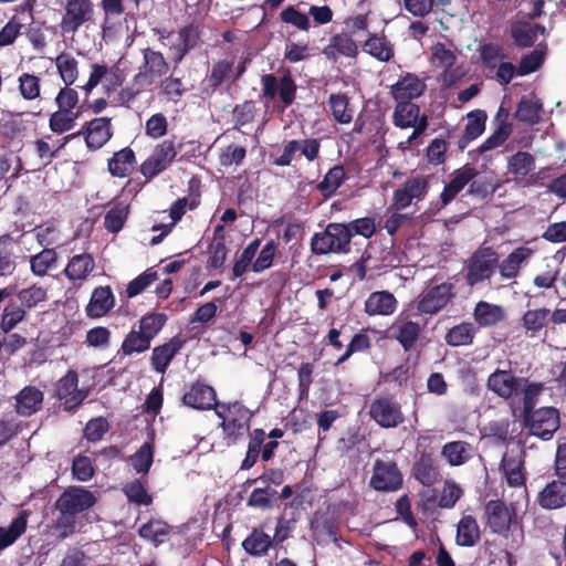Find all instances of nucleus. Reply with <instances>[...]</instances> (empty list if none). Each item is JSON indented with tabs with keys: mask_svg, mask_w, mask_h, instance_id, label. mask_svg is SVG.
Returning <instances> with one entry per match:
<instances>
[{
	"mask_svg": "<svg viewBox=\"0 0 566 566\" xmlns=\"http://www.w3.org/2000/svg\"><path fill=\"white\" fill-rule=\"evenodd\" d=\"M499 255L492 247H480L467 260L464 279L468 285L473 286L490 280L497 268Z\"/></svg>",
	"mask_w": 566,
	"mask_h": 566,
	"instance_id": "1",
	"label": "nucleus"
},
{
	"mask_svg": "<svg viewBox=\"0 0 566 566\" xmlns=\"http://www.w3.org/2000/svg\"><path fill=\"white\" fill-rule=\"evenodd\" d=\"M350 239V228L342 223H329L325 231L312 238L311 248L315 254L347 252Z\"/></svg>",
	"mask_w": 566,
	"mask_h": 566,
	"instance_id": "2",
	"label": "nucleus"
},
{
	"mask_svg": "<svg viewBox=\"0 0 566 566\" xmlns=\"http://www.w3.org/2000/svg\"><path fill=\"white\" fill-rule=\"evenodd\" d=\"M522 419L528 433L542 440H549L560 426L559 410L555 407H539Z\"/></svg>",
	"mask_w": 566,
	"mask_h": 566,
	"instance_id": "3",
	"label": "nucleus"
},
{
	"mask_svg": "<svg viewBox=\"0 0 566 566\" xmlns=\"http://www.w3.org/2000/svg\"><path fill=\"white\" fill-rule=\"evenodd\" d=\"M484 522L490 531L507 537L511 526L517 523V513L513 504L507 505L502 500H490L484 505Z\"/></svg>",
	"mask_w": 566,
	"mask_h": 566,
	"instance_id": "4",
	"label": "nucleus"
},
{
	"mask_svg": "<svg viewBox=\"0 0 566 566\" xmlns=\"http://www.w3.org/2000/svg\"><path fill=\"white\" fill-rule=\"evenodd\" d=\"M403 475L392 459H377L373 465L369 486L378 492H396L402 488Z\"/></svg>",
	"mask_w": 566,
	"mask_h": 566,
	"instance_id": "5",
	"label": "nucleus"
},
{
	"mask_svg": "<svg viewBox=\"0 0 566 566\" xmlns=\"http://www.w3.org/2000/svg\"><path fill=\"white\" fill-rule=\"evenodd\" d=\"M181 149L175 138L165 139L155 146L151 155L142 164L140 171L146 178H154L174 161Z\"/></svg>",
	"mask_w": 566,
	"mask_h": 566,
	"instance_id": "6",
	"label": "nucleus"
},
{
	"mask_svg": "<svg viewBox=\"0 0 566 566\" xmlns=\"http://www.w3.org/2000/svg\"><path fill=\"white\" fill-rule=\"evenodd\" d=\"M217 416L222 419L220 427L224 432L226 439L234 443L240 437L249 431L252 412L239 402L228 407V416L217 410Z\"/></svg>",
	"mask_w": 566,
	"mask_h": 566,
	"instance_id": "7",
	"label": "nucleus"
},
{
	"mask_svg": "<svg viewBox=\"0 0 566 566\" xmlns=\"http://www.w3.org/2000/svg\"><path fill=\"white\" fill-rule=\"evenodd\" d=\"M56 1L64 8L60 23L63 33H75L83 24L93 18L94 6L91 0Z\"/></svg>",
	"mask_w": 566,
	"mask_h": 566,
	"instance_id": "8",
	"label": "nucleus"
},
{
	"mask_svg": "<svg viewBox=\"0 0 566 566\" xmlns=\"http://www.w3.org/2000/svg\"><path fill=\"white\" fill-rule=\"evenodd\" d=\"M97 502L94 493L84 486H69L55 501L54 507L70 512L77 517Z\"/></svg>",
	"mask_w": 566,
	"mask_h": 566,
	"instance_id": "9",
	"label": "nucleus"
},
{
	"mask_svg": "<svg viewBox=\"0 0 566 566\" xmlns=\"http://www.w3.org/2000/svg\"><path fill=\"white\" fill-rule=\"evenodd\" d=\"M169 70L164 55L160 52L151 49L143 50V63L138 67V73L135 75L134 81L139 87L149 86L157 81V78L165 75Z\"/></svg>",
	"mask_w": 566,
	"mask_h": 566,
	"instance_id": "10",
	"label": "nucleus"
},
{
	"mask_svg": "<svg viewBox=\"0 0 566 566\" xmlns=\"http://www.w3.org/2000/svg\"><path fill=\"white\" fill-rule=\"evenodd\" d=\"M370 418L381 428H397L405 421L400 405L390 397L375 399L369 407Z\"/></svg>",
	"mask_w": 566,
	"mask_h": 566,
	"instance_id": "11",
	"label": "nucleus"
},
{
	"mask_svg": "<svg viewBox=\"0 0 566 566\" xmlns=\"http://www.w3.org/2000/svg\"><path fill=\"white\" fill-rule=\"evenodd\" d=\"M394 123L400 128L412 127L413 132L406 144H411L427 128V117L419 115V107L412 103H397L394 112Z\"/></svg>",
	"mask_w": 566,
	"mask_h": 566,
	"instance_id": "12",
	"label": "nucleus"
},
{
	"mask_svg": "<svg viewBox=\"0 0 566 566\" xmlns=\"http://www.w3.org/2000/svg\"><path fill=\"white\" fill-rule=\"evenodd\" d=\"M428 177L416 176L407 179L402 187L394 192L391 208L398 211L410 206L413 200H422L428 192Z\"/></svg>",
	"mask_w": 566,
	"mask_h": 566,
	"instance_id": "13",
	"label": "nucleus"
},
{
	"mask_svg": "<svg viewBox=\"0 0 566 566\" xmlns=\"http://www.w3.org/2000/svg\"><path fill=\"white\" fill-rule=\"evenodd\" d=\"M78 377L74 370L67 371L56 384L55 396L64 400V410H75L85 399L86 395L77 389Z\"/></svg>",
	"mask_w": 566,
	"mask_h": 566,
	"instance_id": "14",
	"label": "nucleus"
},
{
	"mask_svg": "<svg viewBox=\"0 0 566 566\" xmlns=\"http://www.w3.org/2000/svg\"><path fill=\"white\" fill-rule=\"evenodd\" d=\"M412 476L423 486H432L441 479L440 467L432 452L422 451L412 464Z\"/></svg>",
	"mask_w": 566,
	"mask_h": 566,
	"instance_id": "15",
	"label": "nucleus"
},
{
	"mask_svg": "<svg viewBox=\"0 0 566 566\" xmlns=\"http://www.w3.org/2000/svg\"><path fill=\"white\" fill-rule=\"evenodd\" d=\"M452 285L442 283L421 294L418 310L426 314H434L443 308L452 297Z\"/></svg>",
	"mask_w": 566,
	"mask_h": 566,
	"instance_id": "16",
	"label": "nucleus"
},
{
	"mask_svg": "<svg viewBox=\"0 0 566 566\" xmlns=\"http://www.w3.org/2000/svg\"><path fill=\"white\" fill-rule=\"evenodd\" d=\"M83 134L88 148L98 149L112 137L111 119L98 117L88 122L85 128L77 135Z\"/></svg>",
	"mask_w": 566,
	"mask_h": 566,
	"instance_id": "17",
	"label": "nucleus"
},
{
	"mask_svg": "<svg viewBox=\"0 0 566 566\" xmlns=\"http://www.w3.org/2000/svg\"><path fill=\"white\" fill-rule=\"evenodd\" d=\"M182 402L198 410H209L216 405V391L212 387L196 382L182 396Z\"/></svg>",
	"mask_w": 566,
	"mask_h": 566,
	"instance_id": "18",
	"label": "nucleus"
},
{
	"mask_svg": "<svg viewBox=\"0 0 566 566\" xmlns=\"http://www.w3.org/2000/svg\"><path fill=\"white\" fill-rule=\"evenodd\" d=\"M522 379L516 378L511 371L495 370L488 379L489 388L497 396L509 399L517 395Z\"/></svg>",
	"mask_w": 566,
	"mask_h": 566,
	"instance_id": "19",
	"label": "nucleus"
},
{
	"mask_svg": "<svg viewBox=\"0 0 566 566\" xmlns=\"http://www.w3.org/2000/svg\"><path fill=\"white\" fill-rule=\"evenodd\" d=\"M424 90V84L416 75L407 74L390 87V94L397 103H411Z\"/></svg>",
	"mask_w": 566,
	"mask_h": 566,
	"instance_id": "20",
	"label": "nucleus"
},
{
	"mask_svg": "<svg viewBox=\"0 0 566 566\" xmlns=\"http://www.w3.org/2000/svg\"><path fill=\"white\" fill-rule=\"evenodd\" d=\"M115 305V296L109 286H98L92 292L86 315L91 318H99L106 315Z\"/></svg>",
	"mask_w": 566,
	"mask_h": 566,
	"instance_id": "21",
	"label": "nucleus"
},
{
	"mask_svg": "<svg viewBox=\"0 0 566 566\" xmlns=\"http://www.w3.org/2000/svg\"><path fill=\"white\" fill-rule=\"evenodd\" d=\"M566 484L554 480L537 494L536 502L544 510H557L566 506Z\"/></svg>",
	"mask_w": 566,
	"mask_h": 566,
	"instance_id": "22",
	"label": "nucleus"
},
{
	"mask_svg": "<svg viewBox=\"0 0 566 566\" xmlns=\"http://www.w3.org/2000/svg\"><path fill=\"white\" fill-rule=\"evenodd\" d=\"M397 308V300L388 291L373 292L365 301V312L369 316H388Z\"/></svg>",
	"mask_w": 566,
	"mask_h": 566,
	"instance_id": "23",
	"label": "nucleus"
},
{
	"mask_svg": "<svg viewBox=\"0 0 566 566\" xmlns=\"http://www.w3.org/2000/svg\"><path fill=\"white\" fill-rule=\"evenodd\" d=\"M42 402L43 392L34 386H27L15 397V411L29 417L41 409Z\"/></svg>",
	"mask_w": 566,
	"mask_h": 566,
	"instance_id": "24",
	"label": "nucleus"
},
{
	"mask_svg": "<svg viewBox=\"0 0 566 566\" xmlns=\"http://www.w3.org/2000/svg\"><path fill=\"white\" fill-rule=\"evenodd\" d=\"M481 539V530L473 515H463L457 524L455 543L462 547H473Z\"/></svg>",
	"mask_w": 566,
	"mask_h": 566,
	"instance_id": "25",
	"label": "nucleus"
},
{
	"mask_svg": "<svg viewBox=\"0 0 566 566\" xmlns=\"http://www.w3.org/2000/svg\"><path fill=\"white\" fill-rule=\"evenodd\" d=\"M274 545L273 537L266 534L262 527H253L251 533L242 542L244 552L254 557L265 556L269 549Z\"/></svg>",
	"mask_w": 566,
	"mask_h": 566,
	"instance_id": "26",
	"label": "nucleus"
},
{
	"mask_svg": "<svg viewBox=\"0 0 566 566\" xmlns=\"http://www.w3.org/2000/svg\"><path fill=\"white\" fill-rule=\"evenodd\" d=\"M533 253L534 251L527 247L513 250L500 264L497 263L501 276L506 280L514 279L522 264L526 263Z\"/></svg>",
	"mask_w": 566,
	"mask_h": 566,
	"instance_id": "27",
	"label": "nucleus"
},
{
	"mask_svg": "<svg viewBox=\"0 0 566 566\" xmlns=\"http://www.w3.org/2000/svg\"><path fill=\"white\" fill-rule=\"evenodd\" d=\"M95 261L88 253L72 256L64 270L65 276L71 282L84 281L94 271Z\"/></svg>",
	"mask_w": 566,
	"mask_h": 566,
	"instance_id": "28",
	"label": "nucleus"
},
{
	"mask_svg": "<svg viewBox=\"0 0 566 566\" xmlns=\"http://www.w3.org/2000/svg\"><path fill=\"white\" fill-rule=\"evenodd\" d=\"M441 457L451 467H460L473 457V447L467 441H450L442 447Z\"/></svg>",
	"mask_w": 566,
	"mask_h": 566,
	"instance_id": "29",
	"label": "nucleus"
},
{
	"mask_svg": "<svg viewBox=\"0 0 566 566\" xmlns=\"http://www.w3.org/2000/svg\"><path fill=\"white\" fill-rule=\"evenodd\" d=\"M476 175V171L464 166L452 174L451 181L444 187L441 193L443 205L449 203Z\"/></svg>",
	"mask_w": 566,
	"mask_h": 566,
	"instance_id": "30",
	"label": "nucleus"
},
{
	"mask_svg": "<svg viewBox=\"0 0 566 566\" xmlns=\"http://www.w3.org/2000/svg\"><path fill=\"white\" fill-rule=\"evenodd\" d=\"M155 434L150 432L142 447L129 457V461L137 473L147 474L154 462Z\"/></svg>",
	"mask_w": 566,
	"mask_h": 566,
	"instance_id": "31",
	"label": "nucleus"
},
{
	"mask_svg": "<svg viewBox=\"0 0 566 566\" xmlns=\"http://www.w3.org/2000/svg\"><path fill=\"white\" fill-rule=\"evenodd\" d=\"M171 531L172 526L165 521L153 518L139 527L138 535L157 547L167 539Z\"/></svg>",
	"mask_w": 566,
	"mask_h": 566,
	"instance_id": "32",
	"label": "nucleus"
},
{
	"mask_svg": "<svg viewBox=\"0 0 566 566\" xmlns=\"http://www.w3.org/2000/svg\"><path fill=\"white\" fill-rule=\"evenodd\" d=\"M363 51L380 62H388L395 54L394 45L382 35L373 34L363 44Z\"/></svg>",
	"mask_w": 566,
	"mask_h": 566,
	"instance_id": "33",
	"label": "nucleus"
},
{
	"mask_svg": "<svg viewBox=\"0 0 566 566\" xmlns=\"http://www.w3.org/2000/svg\"><path fill=\"white\" fill-rule=\"evenodd\" d=\"M28 512L21 511L6 528L0 526V549L11 546L27 530Z\"/></svg>",
	"mask_w": 566,
	"mask_h": 566,
	"instance_id": "34",
	"label": "nucleus"
},
{
	"mask_svg": "<svg viewBox=\"0 0 566 566\" xmlns=\"http://www.w3.org/2000/svg\"><path fill=\"white\" fill-rule=\"evenodd\" d=\"M544 27L530 22H515L511 29L515 43L523 48L532 46L537 40L538 34H544Z\"/></svg>",
	"mask_w": 566,
	"mask_h": 566,
	"instance_id": "35",
	"label": "nucleus"
},
{
	"mask_svg": "<svg viewBox=\"0 0 566 566\" xmlns=\"http://www.w3.org/2000/svg\"><path fill=\"white\" fill-rule=\"evenodd\" d=\"M135 164V154L130 148H123L116 151L108 160V170L112 176L124 178L128 176Z\"/></svg>",
	"mask_w": 566,
	"mask_h": 566,
	"instance_id": "36",
	"label": "nucleus"
},
{
	"mask_svg": "<svg viewBox=\"0 0 566 566\" xmlns=\"http://www.w3.org/2000/svg\"><path fill=\"white\" fill-rule=\"evenodd\" d=\"M473 315L481 326H492L505 318V312L502 306L484 301L475 305Z\"/></svg>",
	"mask_w": 566,
	"mask_h": 566,
	"instance_id": "37",
	"label": "nucleus"
},
{
	"mask_svg": "<svg viewBox=\"0 0 566 566\" xmlns=\"http://www.w3.org/2000/svg\"><path fill=\"white\" fill-rule=\"evenodd\" d=\"M535 169V158L526 151H517L509 158L507 171L514 176L515 180L524 179Z\"/></svg>",
	"mask_w": 566,
	"mask_h": 566,
	"instance_id": "38",
	"label": "nucleus"
},
{
	"mask_svg": "<svg viewBox=\"0 0 566 566\" xmlns=\"http://www.w3.org/2000/svg\"><path fill=\"white\" fill-rule=\"evenodd\" d=\"M502 468L506 478V482L511 488H521L525 485L526 476L524 471V462L515 457L502 460Z\"/></svg>",
	"mask_w": 566,
	"mask_h": 566,
	"instance_id": "39",
	"label": "nucleus"
},
{
	"mask_svg": "<svg viewBox=\"0 0 566 566\" xmlns=\"http://www.w3.org/2000/svg\"><path fill=\"white\" fill-rule=\"evenodd\" d=\"M486 114L483 111H475L468 114V123L461 139V148L468 143L481 136L485 129Z\"/></svg>",
	"mask_w": 566,
	"mask_h": 566,
	"instance_id": "40",
	"label": "nucleus"
},
{
	"mask_svg": "<svg viewBox=\"0 0 566 566\" xmlns=\"http://www.w3.org/2000/svg\"><path fill=\"white\" fill-rule=\"evenodd\" d=\"M57 72L66 86H71L78 76L77 60L70 53H61L55 59Z\"/></svg>",
	"mask_w": 566,
	"mask_h": 566,
	"instance_id": "41",
	"label": "nucleus"
},
{
	"mask_svg": "<svg viewBox=\"0 0 566 566\" xmlns=\"http://www.w3.org/2000/svg\"><path fill=\"white\" fill-rule=\"evenodd\" d=\"M57 262V253L54 249H43L38 254L31 256L30 269L36 276H44L55 266Z\"/></svg>",
	"mask_w": 566,
	"mask_h": 566,
	"instance_id": "42",
	"label": "nucleus"
},
{
	"mask_svg": "<svg viewBox=\"0 0 566 566\" xmlns=\"http://www.w3.org/2000/svg\"><path fill=\"white\" fill-rule=\"evenodd\" d=\"M55 510L59 512V516L51 527L59 539H65L76 532L77 517L65 510Z\"/></svg>",
	"mask_w": 566,
	"mask_h": 566,
	"instance_id": "43",
	"label": "nucleus"
},
{
	"mask_svg": "<svg viewBox=\"0 0 566 566\" xmlns=\"http://www.w3.org/2000/svg\"><path fill=\"white\" fill-rule=\"evenodd\" d=\"M128 205L125 202L114 203L104 217L105 228L113 233L122 230L128 217Z\"/></svg>",
	"mask_w": 566,
	"mask_h": 566,
	"instance_id": "44",
	"label": "nucleus"
},
{
	"mask_svg": "<svg viewBox=\"0 0 566 566\" xmlns=\"http://www.w3.org/2000/svg\"><path fill=\"white\" fill-rule=\"evenodd\" d=\"M78 118V112L56 109L49 119V127L53 133L62 134L73 129Z\"/></svg>",
	"mask_w": 566,
	"mask_h": 566,
	"instance_id": "45",
	"label": "nucleus"
},
{
	"mask_svg": "<svg viewBox=\"0 0 566 566\" xmlns=\"http://www.w3.org/2000/svg\"><path fill=\"white\" fill-rule=\"evenodd\" d=\"M20 306L23 308H32L48 298V291L41 285L33 284L29 287L22 289L17 293Z\"/></svg>",
	"mask_w": 566,
	"mask_h": 566,
	"instance_id": "46",
	"label": "nucleus"
},
{
	"mask_svg": "<svg viewBox=\"0 0 566 566\" xmlns=\"http://www.w3.org/2000/svg\"><path fill=\"white\" fill-rule=\"evenodd\" d=\"M277 492L271 486L254 489L247 500V505L252 509L269 510L274 505Z\"/></svg>",
	"mask_w": 566,
	"mask_h": 566,
	"instance_id": "47",
	"label": "nucleus"
},
{
	"mask_svg": "<svg viewBox=\"0 0 566 566\" xmlns=\"http://www.w3.org/2000/svg\"><path fill=\"white\" fill-rule=\"evenodd\" d=\"M196 38L197 33L192 27H185L180 30L176 42L172 43L175 62L178 63L182 60L187 51L195 45Z\"/></svg>",
	"mask_w": 566,
	"mask_h": 566,
	"instance_id": "48",
	"label": "nucleus"
},
{
	"mask_svg": "<svg viewBox=\"0 0 566 566\" xmlns=\"http://www.w3.org/2000/svg\"><path fill=\"white\" fill-rule=\"evenodd\" d=\"M542 104L537 98L522 99L517 106L515 116L524 123L535 124L541 118Z\"/></svg>",
	"mask_w": 566,
	"mask_h": 566,
	"instance_id": "49",
	"label": "nucleus"
},
{
	"mask_svg": "<svg viewBox=\"0 0 566 566\" xmlns=\"http://www.w3.org/2000/svg\"><path fill=\"white\" fill-rule=\"evenodd\" d=\"M475 329L470 323H462L452 327L447 336L446 340L451 346H464L472 343Z\"/></svg>",
	"mask_w": 566,
	"mask_h": 566,
	"instance_id": "50",
	"label": "nucleus"
},
{
	"mask_svg": "<svg viewBox=\"0 0 566 566\" xmlns=\"http://www.w3.org/2000/svg\"><path fill=\"white\" fill-rule=\"evenodd\" d=\"M150 338L139 329L133 328L122 344L124 354L142 353L149 348Z\"/></svg>",
	"mask_w": 566,
	"mask_h": 566,
	"instance_id": "51",
	"label": "nucleus"
},
{
	"mask_svg": "<svg viewBox=\"0 0 566 566\" xmlns=\"http://www.w3.org/2000/svg\"><path fill=\"white\" fill-rule=\"evenodd\" d=\"M123 492L127 496L128 501L137 505H149L153 502L151 495L147 493V490L143 482L135 479L126 483L123 488Z\"/></svg>",
	"mask_w": 566,
	"mask_h": 566,
	"instance_id": "52",
	"label": "nucleus"
},
{
	"mask_svg": "<svg viewBox=\"0 0 566 566\" xmlns=\"http://www.w3.org/2000/svg\"><path fill=\"white\" fill-rule=\"evenodd\" d=\"M259 247L260 240L255 239L242 251L232 266L233 279L242 276L247 272L248 268L253 264L252 260L254 259Z\"/></svg>",
	"mask_w": 566,
	"mask_h": 566,
	"instance_id": "53",
	"label": "nucleus"
},
{
	"mask_svg": "<svg viewBox=\"0 0 566 566\" xmlns=\"http://www.w3.org/2000/svg\"><path fill=\"white\" fill-rule=\"evenodd\" d=\"M463 495L462 489L454 481H446L441 494L438 499V505L441 509H452Z\"/></svg>",
	"mask_w": 566,
	"mask_h": 566,
	"instance_id": "54",
	"label": "nucleus"
},
{
	"mask_svg": "<svg viewBox=\"0 0 566 566\" xmlns=\"http://www.w3.org/2000/svg\"><path fill=\"white\" fill-rule=\"evenodd\" d=\"M329 107L332 111V115L334 118L342 123L347 124L352 120L353 115L348 111V101L345 95L342 94H333L329 97Z\"/></svg>",
	"mask_w": 566,
	"mask_h": 566,
	"instance_id": "55",
	"label": "nucleus"
},
{
	"mask_svg": "<svg viewBox=\"0 0 566 566\" xmlns=\"http://www.w3.org/2000/svg\"><path fill=\"white\" fill-rule=\"evenodd\" d=\"M549 310L536 308L528 310L523 316V326L531 332H538L548 321Z\"/></svg>",
	"mask_w": 566,
	"mask_h": 566,
	"instance_id": "56",
	"label": "nucleus"
},
{
	"mask_svg": "<svg viewBox=\"0 0 566 566\" xmlns=\"http://www.w3.org/2000/svg\"><path fill=\"white\" fill-rule=\"evenodd\" d=\"M455 54L443 43H437L431 48V61L440 69L448 70L455 63Z\"/></svg>",
	"mask_w": 566,
	"mask_h": 566,
	"instance_id": "57",
	"label": "nucleus"
},
{
	"mask_svg": "<svg viewBox=\"0 0 566 566\" xmlns=\"http://www.w3.org/2000/svg\"><path fill=\"white\" fill-rule=\"evenodd\" d=\"M352 36L348 33L336 34L332 38L329 48L345 56L355 57L358 54V46Z\"/></svg>",
	"mask_w": 566,
	"mask_h": 566,
	"instance_id": "58",
	"label": "nucleus"
},
{
	"mask_svg": "<svg viewBox=\"0 0 566 566\" xmlns=\"http://www.w3.org/2000/svg\"><path fill=\"white\" fill-rule=\"evenodd\" d=\"M19 91L24 99L32 101L40 96V78L23 73L19 76Z\"/></svg>",
	"mask_w": 566,
	"mask_h": 566,
	"instance_id": "59",
	"label": "nucleus"
},
{
	"mask_svg": "<svg viewBox=\"0 0 566 566\" xmlns=\"http://www.w3.org/2000/svg\"><path fill=\"white\" fill-rule=\"evenodd\" d=\"M166 322V316L161 313H151L145 315L138 325V329L143 332L150 339L160 331Z\"/></svg>",
	"mask_w": 566,
	"mask_h": 566,
	"instance_id": "60",
	"label": "nucleus"
},
{
	"mask_svg": "<svg viewBox=\"0 0 566 566\" xmlns=\"http://www.w3.org/2000/svg\"><path fill=\"white\" fill-rule=\"evenodd\" d=\"M167 129L168 120L161 113L151 115L145 123V134L153 139H158L166 135Z\"/></svg>",
	"mask_w": 566,
	"mask_h": 566,
	"instance_id": "61",
	"label": "nucleus"
},
{
	"mask_svg": "<svg viewBox=\"0 0 566 566\" xmlns=\"http://www.w3.org/2000/svg\"><path fill=\"white\" fill-rule=\"evenodd\" d=\"M543 390V382H532L526 385V387L523 389L522 416L537 409L536 405L538 402V397Z\"/></svg>",
	"mask_w": 566,
	"mask_h": 566,
	"instance_id": "62",
	"label": "nucleus"
},
{
	"mask_svg": "<svg viewBox=\"0 0 566 566\" xmlns=\"http://www.w3.org/2000/svg\"><path fill=\"white\" fill-rule=\"evenodd\" d=\"M108 429V421L104 417L93 418L86 423L83 430V436L91 442H97L103 438Z\"/></svg>",
	"mask_w": 566,
	"mask_h": 566,
	"instance_id": "63",
	"label": "nucleus"
},
{
	"mask_svg": "<svg viewBox=\"0 0 566 566\" xmlns=\"http://www.w3.org/2000/svg\"><path fill=\"white\" fill-rule=\"evenodd\" d=\"M276 244L274 241H269L260 251L256 260L252 264V271L255 273H261L269 269L274 260L276 254Z\"/></svg>",
	"mask_w": 566,
	"mask_h": 566,
	"instance_id": "64",
	"label": "nucleus"
}]
</instances>
